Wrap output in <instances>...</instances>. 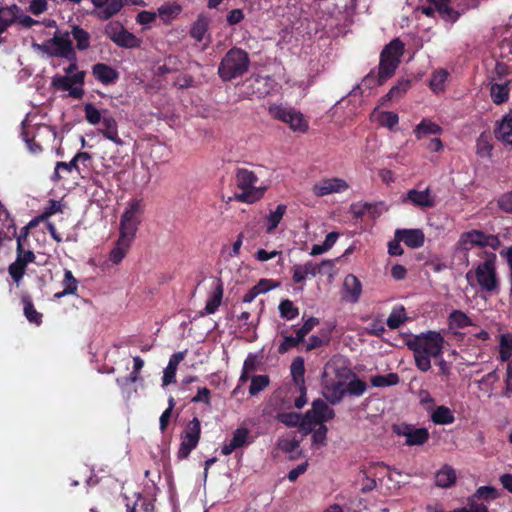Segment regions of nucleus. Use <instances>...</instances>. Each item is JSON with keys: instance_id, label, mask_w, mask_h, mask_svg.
Segmentation results:
<instances>
[{"instance_id": "1", "label": "nucleus", "mask_w": 512, "mask_h": 512, "mask_svg": "<svg viewBox=\"0 0 512 512\" xmlns=\"http://www.w3.org/2000/svg\"><path fill=\"white\" fill-rule=\"evenodd\" d=\"M444 337L437 331L414 335L406 341V346L414 354L416 367L421 372L431 368L430 358H440L443 354Z\"/></svg>"}, {"instance_id": "2", "label": "nucleus", "mask_w": 512, "mask_h": 512, "mask_svg": "<svg viewBox=\"0 0 512 512\" xmlns=\"http://www.w3.org/2000/svg\"><path fill=\"white\" fill-rule=\"evenodd\" d=\"M403 52L404 44L399 39L392 40L381 53L378 78L368 75L363 79L362 85L371 88L375 85H381L390 78L395 73Z\"/></svg>"}, {"instance_id": "3", "label": "nucleus", "mask_w": 512, "mask_h": 512, "mask_svg": "<svg viewBox=\"0 0 512 512\" xmlns=\"http://www.w3.org/2000/svg\"><path fill=\"white\" fill-rule=\"evenodd\" d=\"M486 259L479 263L475 271H469L466 274V279L471 282L474 278L483 292H498L499 279L496 272V254L487 253Z\"/></svg>"}, {"instance_id": "4", "label": "nucleus", "mask_w": 512, "mask_h": 512, "mask_svg": "<svg viewBox=\"0 0 512 512\" xmlns=\"http://www.w3.org/2000/svg\"><path fill=\"white\" fill-rule=\"evenodd\" d=\"M249 63L246 51L240 48H232L223 57L218 68V74L222 80L229 81L247 72Z\"/></svg>"}, {"instance_id": "5", "label": "nucleus", "mask_w": 512, "mask_h": 512, "mask_svg": "<svg viewBox=\"0 0 512 512\" xmlns=\"http://www.w3.org/2000/svg\"><path fill=\"white\" fill-rule=\"evenodd\" d=\"M32 46L36 51L48 56L66 58L67 60L75 58L76 52L68 32H56L53 38L42 44L34 43Z\"/></svg>"}, {"instance_id": "6", "label": "nucleus", "mask_w": 512, "mask_h": 512, "mask_svg": "<svg viewBox=\"0 0 512 512\" xmlns=\"http://www.w3.org/2000/svg\"><path fill=\"white\" fill-rule=\"evenodd\" d=\"M256 182L257 177L252 171L239 169L236 174V183L243 192L236 194L235 199L247 203L259 200L264 194V189L255 187Z\"/></svg>"}, {"instance_id": "7", "label": "nucleus", "mask_w": 512, "mask_h": 512, "mask_svg": "<svg viewBox=\"0 0 512 512\" xmlns=\"http://www.w3.org/2000/svg\"><path fill=\"white\" fill-rule=\"evenodd\" d=\"M201 423L197 417L189 421L181 434V443L177 451L178 460L187 459L200 440Z\"/></svg>"}, {"instance_id": "8", "label": "nucleus", "mask_w": 512, "mask_h": 512, "mask_svg": "<svg viewBox=\"0 0 512 512\" xmlns=\"http://www.w3.org/2000/svg\"><path fill=\"white\" fill-rule=\"evenodd\" d=\"M269 113L275 119L288 124L294 132L305 133L308 130V121L295 109L272 105L269 107Z\"/></svg>"}, {"instance_id": "9", "label": "nucleus", "mask_w": 512, "mask_h": 512, "mask_svg": "<svg viewBox=\"0 0 512 512\" xmlns=\"http://www.w3.org/2000/svg\"><path fill=\"white\" fill-rule=\"evenodd\" d=\"M501 245L499 237L492 234H485L479 230H472L463 233L458 242V246L461 250L469 251L475 246L479 247H490L493 250H497Z\"/></svg>"}, {"instance_id": "10", "label": "nucleus", "mask_w": 512, "mask_h": 512, "mask_svg": "<svg viewBox=\"0 0 512 512\" xmlns=\"http://www.w3.org/2000/svg\"><path fill=\"white\" fill-rule=\"evenodd\" d=\"M137 226H119V236L109 254V260L118 265L127 255L135 239Z\"/></svg>"}, {"instance_id": "11", "label": "nucleus", "mask_w": 512, "mask_h": 512, "mask_svg": "<svg viewBox=\"0 0 512 512\" xmlns=\"http://www.w3.org/2000/svg\"><path fill=\"white\" fill-rule=\"evenodd\" d=\"M84 78L85 72H75L73 75H57L53 77L52 84L59 90L68 91L70 96L80 98L83 95Z\"/></svg>"}, {"instance_id": "12", "label": "nucleus", "mask_w": 512, "mask_h": 512, "mask_svg": "<svg viewBox=\"0 0 512 512\" xmlns=\"http://www.w3.org/2000/svg\"><path fill=\"white\" fill-rule=\"evenodd\" d=\"M392 431L398 436L406 437L405 444L407 446L423 445L428 441L430 436L427 428H415L413 425L407 423L393 424Z\"/></svg>"}, {"instance_id": "13", "label": "nucleus", "mask_w": 512, "mask_h": 512, "mask_svg": "<svg viewBox=\"0 0 512 512\" xmlns=\"http://www.w3.org/2000/svg\"><path fill=\"white\" fill-rule=\"evenodd\" d=\"M349 188L348 182L342 178H324L313 185L312 193L316 197H324L344 193Z\"/></svg>"}, {"instance_id": "14", "label": "nucleus", "mask_w": 512, "mask_h": 512, "mask_svg": "<svg viewBox=\"0 0 512 512\" xmlns=\"http://www.w3.org/2000/svg\"><path fill=\"white\" fill-rule=\"evenodd\" d=\"M92 14L100 20H108L119 13L124 6V0H91Z\"/></svg>"}, {"instance_id": "15", "label": "nucleus", "mask_w": 512, "mask_h": 512, "mask_svg": "<svg viewBox=\"0 0 512 512\" xmlns=\"http://www.w3.org/2000/svg\"><path fill=\"white\" fill-rule=\"evenodd\" d=\"M432 6H422L421 12L426 16H433L434 12L437 11L441 17L450 22H455L458 19L459 14L454 11L451 7H449L448 3L450 0H426Z\"/></svg>"}, {"instance_id": "16", "label": "nucleus", "mask_w": 512, "mask_h": 512, "mask_svg": "<svg viewBox=\"0 0 512 512\" xmlns=\"http://www.w3.org/2000/svg\"><path fill=\"white\" fill-rule=\"evenodd\" d=\"M403 201L409 202L420 208H430L435 206L436 196L429 188L424 190L412 189L408 191L406 196L403 198Z\"/></svg>"}, {"instance_id": "17", "label": "nucleus", "mask_w": 512, "mask_h": 512, "mask_svg": "<svg viewBox=\"0 0 512 512\" xmlns=\"http://www.w3.org/2000/svg\"><path fill=\"white\" fill-rule=\"evenodd\" d=\"M101 123H102V128L99 129V132L106 139L112 141L117 146H122L123 141L119 137V134H118L117 121L115 120V118L112 115L108 114L107 110H104L103 121Z\"/></svg>"}, {"instance_id": "18", "label": "nucleus", "mask_w": 512, "mask_h": 512, "mask_svg": "<svg viewBox=\"0 0 512 512\" xmlns=\"http://www.w3.org/2000/svg\"><path fill=\"white\" fill-rule=\"evenodd\" d=\"M306 413L310 414L312 419L318 424H324V422L333 419L335 416L334 410L329 408L327 403L320 398L312 402V408Z\"/></svg>"}, {"instance_id": "19", "label": "nucleus", "mask_w": 512, "mask_h": 512, "mask_svg": "<svg viewBox=\"0 0 512 512\" xmlns=\"http://www.w3.org/2000/svg\"><path fill=\"white\" fill-rule=\"evenodd\" d=\"M490 97L492 102L496 105L503 104L508 101L510 93V81H497V79L490 80Z\"/></svg>"}, {"instance_id": "20", "label": "nucleus", "mask_w": 512, "mask_h": 512, "mask_svg": "<svg viewBox=\"0 0 512 512\" xmlns=\"http://www.w3.org/2000/svg\"><path fill=\"white\" fill-rule=\"evenodd\" d=\"M343 290V298L348 302L356 303L362 293V284L355 275L349 274L344 279Z\"/></svg>"}, {"instance_id": "21", "label": "nucleus", "mask_w": 512, "mask_h": 512, "mask_svg": "<svg viewBox=\"0 0 512 512\" xmlns=\"http://www.w3.org/2000/svg\"><path fill=\"white\" fill-rule=\"evenodd\" d=\"M187 350L174 353L168 362L167 367L164 369L162 377V385L167 386L176 382L177 367L181 361L184 360Z\"/></svg>"}, {"instance_id": "22", "label": "nucleus", "mask_w": 512, "mask_h": 512, "mask_svg": "<svg viewBox=\"0 0 512 512\" xmlns=\"http://www.w3.org/2000/svg\"><path fill=\"white\" fill-rule=\"evenodd\" d=\"M110 39L118 46L125 48H135L140 46V39L131 32L120 27L110 34Z\"/></svg>"}, {"instance_id": "23", "label": "nucleus", "mask_w": 512, "mask_h": 512, "mask_svg": "<svg viewBox=\"0 0 512 512\" xmlns=\"http://www.w3.org/2000/svg\"><path fill=\"white\" fill-rule=\"evenodd\" d=\"M248 436H249V430L247 428H243V427L237 428L233 432L232 438L229 441V443L225 444L222 447L221 453L223 455H230L236 449L247 445Z\"/></svg>"}, {"instance_id": "24", "label": "nucleus", "mask_w": 512, "mask_h": 512, "mask_svg": "<svg viewBox=\"0 0 512 512\" xmlns=\"http://www.w3.org/2000/svg\"><path fill=\"white\" fill-rule=\"evenodd\" d=\"M324 397L332 404H338L342 401L345 393V384L343 381H331L324 386Z\"/></svg>"}, {"instance_id": "25", "label": "nucleus", "mask_w": 512, "mask_h": 512, "mask_svg": "<svg viewBox=\"0 0 512 512\" xmlns=\"http://www.w3.org/2000/svg\"><path fill=\"white\" fill-rule=\"evenodd\" d=\"M397 237L410 248H419L424 243V233L420 229H397Z\"/></svg>"}, {"instance_id": "26", "label": "nucleus", "mask_w": 512, "mask_h": 512, "mask_svg": "<svg viewBox=\"0 0 512 512\" xmlns=\"http://www.w3.org/2000/svg\"><path fill=\"white\" fill-rule=\"evenodd\" d=\"M456 480V471L448 464L443 465L435 474V485L441 488H450Z\"/></svg>"}, {"instance_id": "27", "label": "nucleus", "mask_w": 512, "mask_h": 512, "mask_svg": "<svg viewBox=\"0 0 512 512\" xmlns=\"http://www.w3.org/2000/svg\"><path fill=\"white\" fill-rule=\"evenodd\" d=\"M92 73L98 81L105 85L113 83L119 76L114 68L103 63L95 64L92 68Z\"/></svg>"}, {"instance_id": "28", "label": "nucleus", "mask_w": 512, "mask_h": 512, "mask_svg": "<svg viewBox=\"0 0 512 512\" xmlns=\"http://www.w3.org/2000/svg\"><path fill=\"white\" fill-rule=\"evenodd\" d=\"M441 132L442 128L430 119H423L413 130V133L418 140L428 136H437Z\"/></svg>"}, {"instance_id": "29", "label": "nucleus", "mask_w": 512, "mask_h": 512, "mask_svg": "<svg viewBox=\"0 0 512 512\" xmlns=\"http://www.w3.org/2000/svg\"><path fill=\"white\" fill-rule=\"evenodd\" d=\"M78 280L73 276L70 270H65L64 278L61 282L63 290L54 294V299H60L67 295H75L78 290Z\"/></svg>"}, {"instance_id": "30", "label": "nucleus", "mask_w": 512, "mask_h": 512, "mask_svg": "<svg viewBox=\"0 0 512 512\" xmlns=\"http://www.w3.org/2000/svg\"><path fill=\"white\" fill-rule=\"evenodd\" d=\"M371 119L388 129H393L399 122V117L395 112L380 111L377 108L372 112Z\"/></svg>"}, {"instance_id": "31", "label": "nucleus", "mask_w": 512, "mask_h": 512, "mask_svg": "<svg viewBox=\"0 0 512 512\" xmlns=\"http://www.w3.org/2000/svg\"><path fill=\"white\" fill-rule=\"evenodd\" d=\"M209 22L210 21L207 16L200 14L191 27V37L197 42H202L207 36Z\"/></svg>"}, {"instance_id": "32", "label": "nucleus", "mask_w": 512, "mask_h": 512, "mask_svg": "<svg viewBox=\"0 0 512 512\" xmlns=\"http://www.w3.org/2000/svg\"><path fill=\"white\" fill-rule=\"evenodd\" d=\"M495 136L505 143L512 142V112L502 118L495 130Z\"/></svg>"}, {"instance_id": "33", "label": "nucleus", "mask_w": 512, "mask_h": 512, "mask_svg": "<svg viewBox=\"0 0 512 512\" xmlns=\"http://www.w3.org/2000/svg\"><path fill=\"white\" fill-rule=\"evenodd\" d=\"M223 297V284L219 280L217 282L216 287L214 288L213 293L209 296L205 305V313L213 314L219 308Z\"/></svg>"}, {"instance_id": "34", "label": "nucleus", "mask_w": 512, "mask_h": 512, "mask_svg": "<svg viewBox=\"0 0 512 512\" xmlns=\"http://www.w3.org/2000/svg\"><path fill=\"white\" fill-rule=\"evenodd\" d=\"M448 321L450 329H464L473 325L472 320L461 310H453L448 317Z\"/></svg>"}, {"instance_id": "35", "label": "nucleus", "mask_w": 512, "mask_h": 512, "mask_svg": "<svg viewBox=\"0 0 512 512\" xmlns=\"http://www.w3.org/2000/svg\"><path fill=\"white\" fill-rule=\"evenodd\" d=\"M433 423L437 425L452 424L455 421L453 412L446 406H438L431 415Z\"/></svg>"}, {"instance_id": "36", "label": "nucleus", "mask_w": 512, "mask_h": 512, "mask_svg": "<svg viewBox=\"0 0 512 512\" xmlns=\"http://www.w3.org/2000/svg\"><path fill=\"white\" fill-rule=\"evenodd\" d=\"M16 5L0 8V33H3L17 18Z\"/></svg>"}, {"instance_id": "37", "label": "nucleus", "mask_w": 512, "mask_h": 512, "mask_svg": "<svg viewBox=\"0 0 512 512\" xmlns=\"http://www.w3.org/2000/svg\"><path fill=\"white\" fill-rule=\"evenodd\" d=\"M291 375L294 383L297 386L305 385L304 374H305V364L304 359L301 356H297L293 359L291 366Z\"/></svg>"}, {"instance_id": "38", "label": "nucleus", "mask_w": 512, "mask_h": 512, "mask_svg": "<svg viewBox=\"0 0 512 512\" xmlns=\"http://www.w3.org/2000/svg\"><path fill=\"white\" fill-rule=\"evenodd\" d=\"M24 304V315L30 323L40 325L42 323V314L38 312L29 296L22 298Z\"/></svg>"}, {"instance_id": "39", "label": "nucleus", "mask_w": 512, "mask_h": 512, "mask_svg": "<svg viewBox=\"0 0 512 512\" xmlns=\"http://www.w3.org/2000/svg\"><path fill=\"white\" fill-rule=\"evenodd\" d=\"M182 11V7L177 4L163 5L158 8V15L164 23H170L174 20Z\"/></svg>"}, {"instance_id": "40", "label": "nucleus", "mask_w": 512, "mask_h": 512, "mask_svg": "<svg viewBox=\"0 0 512 512\" xmlns=\"http://www.w3.org/2000/svg\"><path fill=\"white\" fill-rule=\"evenodd\" d=\"M279 313L281 318L286 320H293L298 317L299 309L294 305V303L289 299H284L280 302Z\"/></svg>"}, {"instance_id": "41", "label": "nucleus", "mask_w": 512, "mask_h": 512, "mask_svg": "<svg viewBox=\"0 0 512 512\" xmlns=\"http://www.w3.org/2000/svg\"><path fill=\"white\" fill-rule=\"evenodd\" d=\"M367 389V383L354 375L352 379L345 385V393L351 396H361Z\"/></svg>"}, {"instance_id": "42", "label": "nucleus", "mask_w": 512, "mask_h": 512, "mask_svg": "<svg viewBox=\"0 0 512 512\" xmlns=\"http://www.w3.org/2000/svg\"><path fill=\"white\" fill-rule=\"evenodd\" d=\"M71 34L76 41L77 48L79 50H86L90 46V35L87 31L79 26H73Z\"/></svg>"}, {"instance_id": "43", "label": "nucleus", "mask_w": 512, "mask_h": 512, "mask_svg": "<svg viewBox=\"0 0 512 512\" xmlns=\"http://www.w3.org/2000/svg\"><path fill=\"white\" fill-rule=\"evenodd\" d=\"M62 210L63 204L61 201L50 200L47 206L44 208L42 214L38 218L31 220L28 224H36L38 221H44L50 216L62 212Z\"/></svg>"}, {"instance_id": "44", "label": "nucleus", "mask_w": 512, "mask_h": 512, "mask_svg": "<svg viewBox=\"0 0 512 512\" xmlns=\"http://www.w3.org/2000/svg\"><path fill=\"white\" fill-rule=\"evenodd\" d=\"M410 87V81L409 80H401L399 81L395 86H393L389 92L381 99L382 104H384L386 101L400 98L402 95L406 93V91Z\"/></svg>"}, {"instance_id": "45", "label": "nucleus", "mask_w": 512, "mask_h": 512, "mask_svg": "<svg viewBox=\"0 0 512 512\" xmlns=\"http://www.w3.org/2000/svg\"><path fill=\"white\" fill-rule=\"evenodd\" d=\"M399 376L397 373H388L386 375H376L371 377V384L374 387L393 386L399 383Z\"/></svg>"}, {"instance_id": "46", "label": "nucleus", "mask_w": 512, "mask_h": 512, "mask_svg": "<svg viewBox=\"0 0 512 512\" xmlns=\"http://www.w3.org/2000/svg\"><path fill=\"white\" fill-rule=\"evenodd\" d=\"M499 356L501 361H510L512 356V335L503 334L500 337Z\"/></svg>"}, {"instance_id": "47", "label": "nucleus", "mask_w": 512, "mask_h": 512, "mask_svg": "<svg viewBox=\"0 0 512 512\" xmlns=\"http://www.w3.org/2000/svg\"><path fill=\"white\" fill-rule=\"evenodd\" d=\"M493 146L490 142V138L486 134H481L477 139L476 153L481 158H489L491 156Z\"/></svg>"}, {"instance_id": "48", "label": "nucleus", "mask_w": 512, "mask_h": 512, "mask_svg": "<svg viewBox=\"0 0 512 512\" xmlns=\"http://www.w3.org/2000/svg\"><path fill=\"white\" fill-rule=\"evenodd\" d=\"M85 118L91 125H97L103 121L104 111L97 109L92 103L84 106Z\"/></svg>"}, {"instance_id": "49", "label": "nucleus", "mask_w": 512, "mask_h": 512, "mask_svg": "<svg viewBox=\"0 0 512 512\" xmlns=\"http://www.w3.org/2000/svg\"><path fill=\"white\" fill-rule=\"evenodd\" d=\"M270 383V379L267 375H255L251 379V384L249 387L250 395H257L259 392L263 391Z\"/></svg>"}, {"instance_id": "50", "label": "nucleus", "mask_w": 512, "mask_h": 512, "mask_svg": "<svg viewBox=\"0 0 512 512\" xmlns=\"http://www.w3.org/2000/svg\"><path fill=\"white\" fill-rule=\"evenodd\" d=\"M447 77L448 73L445 70H439L433 73L430 80L431 89L436 93L443 91Z\"/></svg>"}, {"instance_id": "51", "label": "nucleus", "mask_w": 512, "mask_h": 512, "mask_svg": "<svg viewBox=\"0 0 512 512\" xmlns=\"http://www.w3.org/2000/svg\"><path fill=\"white\" fill-rule=\"evenodd\" d=\"M26 264L19 258L9 265L8 271L14 282L19 283L26 270Z\"/></svg>"}, {"instance_id": "52", "label": "nucleus", "mask_w": 512, "mask_h": 512, "mask_svg": "<svg viewBox=\"0 0 512 512\" xmlns=\"http://www.w3.org/2000/svg\"><path fill=\"white\" fill-rule=\"evenodd\" d=\"M300 417L297 412H282L276 415V420L287 427H297L300 424Z\"/></svg>"}, {"instance_id": "53", "label": "nucleus", "mask_w": 512, "mask_h": 512, "mask_svg": "<svg viewBox=\"0 0 512 512\" xmlns=\"http://www.w3.org/2000/svg\"><path fill=\"white\" fill-rule=\"evenodd\" d=\"M387 210V206L383 202L369 203V210L367 211L365 221H375L386 213Z\"/></svg>"}, {"instance_id": "54", "label": "nucleus", "mask_w": 512, "mask_h": 512, "mask_svg": "<svg viewBox=\"0 0 512 512\" xmlns=\"http://www.w3.org/2000/svg\"><path fill=\"white\" fill-rule=\"evenodd\" d=\"M141 207L139 204H132L128 210L122 216L121 224H129L132 222H140L141 219Z\"/></svg>"}, {"instance_id": "55", "label": "nucleus", "mask_w": 512, "mask_h": 512, "mask_svg": "<svg viewBox=\"0 0 512 512\" xmlns=\"http://www.w3.org/2000/svg\"><path fill=\"white\" fill-rule=\"evenodd\" d=\"M330 342V337L328 334H324L322 336L312 335L309 337L308 342L305 346V351H312L322 346L328 345Z\"/></svg>"}, {"instance_id": "56", "label": "nucleus", "mask_w": 512, "mask_h": 512, "mask_svg": "<svg viewBox=\"0 0 512 512\" xmlns=\"http://www.w3.org/2000/svg\"><path fill=\"white\" fill-rule=\"evenodd\" d=\"M368 210H369V202L359 201V202L351 204V206H350V212L352 213V215L357 220H361V221H365Z\"/></svg>"}, {"instance_id": "57", "label": "nucleus", "mask_w": 512, "mask_h": 512, "mask_svg": "<svg viewBox=\"0 0 512 512\" xmlns=\"http://www.w3.org/2000/svg\"><path fill=\"white\" fill-rule=\"evenodd\" d=\"M497 496H498L497 490H496V488H494L492 486H481L472 495V497L476 498L477 500L483 499L486 501L493 500V499L497 498Z\"/></svg>"}, {"instance_id": "58", "label": "nucleus", "mask_w": 512, "mask_h": 512, "mask_svg": "<svg viewBox=\"0 0 512 512\" xmlns=\"http://www.w3.org/2000/svg\"><path fill=\"white\" fill-rule=\"evenodd\" d=\"M281 335L283 336V339L278 346L279 354H285L300 345L292 335L285 336L283 331L281 332Z\"/></svg>"}, {"instance_id": "59", "label": "nucleus", "mask_w": 512, "mask_h": 512, "mask_svg": "<svg viewBox=\"0 0 512 512\" xmlns=\"http://www.w3.org/2000/svg\"><path fill=\"white\" fill-rule=\"evenodd\" d=\"M332 261L331 260H323L321 263H314L312 261H307L303 264L307 275L309 276H316L318 273H321V270L325 266H331Z\"/></svg>"}, {"instance_id": "60", "label": "nucleus", "mask_w": 512, "mask_h": 512, "mask_svg": "<svg viewBox=\"0 0 512 512\" xmlns=\"http://www.w3.org/2000/svg\"><path fill=\"white\" fill-rule=\"evenodd\" d=\"M133 362H134L133 370L129 374V376L126 378V381L129 383H135L141 379L140 371L144 366V361L139 356H135L133 358Z\"/></svg>"}, {"instance_id": "61", "label": "nucleus", "mask_w": 512, "mask_h": 512, "mask_svg": "<svg viewBox=\"0 0 512 512\" xmlns=\"http://www.w3.org/2000/svg\"><path fill=\"white\" fill-rule=\"evenodd\" d=\"M406 321L405 314L400 312L392 311L391 314L387 318V326L394 330L399 328Z\"/></svg>"}, {"instance_id": "62", "label": "nucleus", "mask_w": 512, "mask_h": 512, "mask_svg": "<svg viewBox=\"0 0 512 512\" xmlns=\"http://www.w3.org/2000/svg\"><path fill=\"white\" fill-rule=\"evenodd\" d=\"M319 427L317 429H313L312 434V442L317 445L324 446L326 444L327 437V427L324 424H318Z\"/></svg>"}, {"instance_id": "63", "label": "nucleus", "mask_w": 512, "mask_h": 512, "mask_svg": "<svg viewBox=\"0 0 512 512\" xmlns=\"http://www.w3.org/2000/svg\"><path fill=\"white\" fill-rule=\"evenodd\" d=\"M287 206L284 204H279L274 210H271L267 220L270 224H279V222L283 219L284 214L286 213Z\"/></svg>"}, {"instance_id": "64", "label": "nucleus", "mask_w": 512, "mask_h": 512, "mask_svg": "<svg viewBox=\"0 0 512 512\" xmlns=\"http://www.w3.org/2000/svg\"><path fill=\"white\" fill-rule=\"evenodd\" d=\"M316 425H318V423H316V421L312 419L310 414L307 413H305L304 416L300 417V424H298L300 430L303 431L305 434L312 433Z\"/></svg>"}]
</instances>
